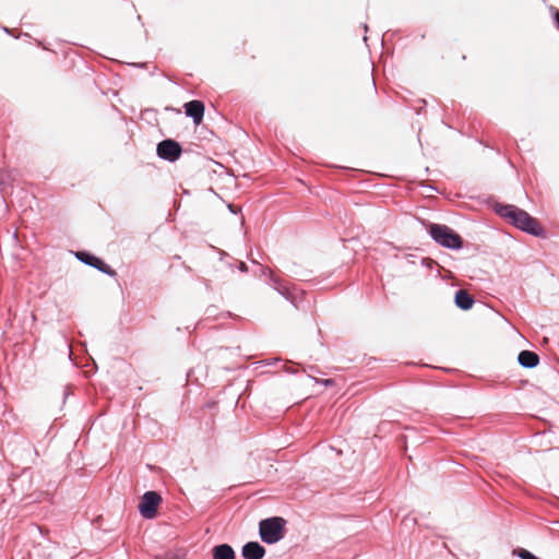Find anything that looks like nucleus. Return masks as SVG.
<instances>
[{"label": "nucleus", "mask_w": 559, "mask_h": 559, "mask_svg": "<svg viewBox=\"0 0 559 559\" xmlns=\"http://www.w3.org/2000/svg\"><path fill=\"white\" fill-rule=\"evenodd\" d=\"M519 364L524 368H535L539 364V357L535 352L522 350L518 355Z\"/></svg>", "instance_id": "12"}, {"label": "nucleus", "mask_w": 559, "mask_h": 559, "mask_svg": "<svg viewBox=\"0 0 559 559\" xmlns=\"http://www.w3.org/2000/svg\"><path fill=\"white\" fill-rule=\"evenodd\" d=\"M316 382H321L323 385L330 386V385H332L333 380L332 379H323V380H317L316 379Z\"/></svg>", "instance_id": "16"}, {"label": "nucleus", "mask_w": 559, "mask_h": 559, "mask_svg": "<svg viewBox=\"0 0 559 559\" xmlns=\"http://www.w3.org/2000/svg\"><path fill=\"white\" fill-rule=\"evenodd\" d=\"M286 520L282 516H271L259 522V535L263 543L273 545L284 538Z\"/></svg>", "instance_id": "2"}, {"label": "nucleus", "mask_w": 559, "mask_h": 559, "mask_svg": "<svg viewBox=\"0 0 559 559\" xmlns=\"http://www.w3.org/2000/svg\"><path fill=\"white\" fill-rule=\"evenodd\" d=\"M2 31L9 35H12V29H10L9 27L7 26H2Z\"/></svg>", "instance_id": "20"}, {"label": "nucleus", "mask_w": 559, "mask_h": 559, "mask_svg": "<svg viewBox=\"0 0 559 559\" xmlns=\"http://www.w3.org/2000/svg\"><path fill=\"white\" fill-rule=\"evenodd\" d=\"M474 302V297L465 289H457L455 292L454 304L461 310H469Z\"/></svg>", "instance_id": "10"}, {"label": "nucleus", "mask_w": 559, "mask_h": 559, "mask_svg": "<svg viewBox=\"0 0 559 559\" xmlns=\"http://www.w3.org/2000/svg\"><path fill=\"white\" fill-rule=\"evenodd\" d=\"M521 559H539L537 556L524 548H519L513 551Z\"/></svg>", "instance_id": "14"}, {"label": "nucleus", "mask_w": 559, "mask_h": 559, "mask_svg": "<svg viewBox=\"0 0 559 559\" xmlns=\"http://www.w3.org/2000/svg\"><path fill=\"white\" fill-rule=\"evenodd\" d=\"M156 154L160 159L174 163L180 158L182 146L176 140L165 139L157 143Z\"/></svg>", "instance_id": "5"}, {"label": "nucleus", "mask_w": 559, "mask_h": 559, "mask_svg": "<svg viewBox=\"0 0 559 559\" xmlns=\"http://www.w3.org/2000/svg\"><path fill=\"white\" fill-rule=\"evenodd\" d=\"M75 257L80 262L92 266L106 275L111 277L117 275V272L110 265L105 263L103 259L96 257L90 251L79 250L75 252Z\"/></svg>", "instance_id": "6"}, {"label": "nucleus", "mask_w": 559, "mask_h": 559, "mask_svg": "<svg viewBox=\"0 0 559 559\" xmlns=\"http://www.w3.org/2000/svg\"><path fill=\"white\" fill-rule=\"evenodd\" d=\"M364 29L367 32L368 31V26L367 24H364Z\"/></svg>", "instance_id": "23"}, {"label": "nucleus", "mask_w": 559, "mask_h": 559, "mask_svg": "<svg viewBox=\"0 0 559 559\" xmlns=\"http://www.w3.org/2000/svg\"><path fill=\"white\" fill-rule=\"evenodd\" d=\"M285 371L292 374H295L297 372V370L288 368L287 366H285Z\"/></svg>", "instance_id": "19"}, {"label": "nucleus", "mask_w": 559, "mask_h": 559, "mask_svg": "<svg viewBox=\"0 0 559 559\" xmlns=\"http://www.w3.org/2000/svg\"><path fill=\"white\" fill-rule=\"evenodd\" d=\"M265 548L259 542H248L241 548L243 559H263Z\"/></svg>", "instance_id": "9"}, {"label": "nucleus", "mask_w": 559, "mask_h": 559, "mask_svg": "<svg viewBox=\"0 0 559 559\" xmlns=\"http://www.w3.org/2000/svg\"><path fill=\"white\" fill-rule=\"evenodd\" d=\"M308 369H309L310 371H316V370H317V368H316L314 366H309V367H308Z\"/></svg>", "instance_id": "22"}, {"label": "nucleus", "mask_w": 559, "mask_h": 559, "mask_svg": "<svg viewBox=\"0 0 559 559\" xmlns=\"http://www.w3.org/2000/svg\"><path fill=\"white\" fill-rule=\"evenodd\" d=\"M183 108H185V114L187 115V117H190L197 126L203 121L204 110H205L203 102L193 99V100L187 102L183 105Z\"/></svg>", "instance_id": "8"}, {"label": "nucleus", "mask_w": 559, "mask_h": 559, "mask_svg": "<svg viewBox=\"0 0 559 559\" xmlns=\"http://www.w3.org/2000/svg\"><path fill=\"white\" fill-rule=\"evenodd\" d=\"M162 502L160 495L155 490L144 492L139 503L140 514L147 520L154 519Z\"/></svg>", "instance_id": "4"}, {"label": "nucleus", "mask_w": 559, "mask_h": 559, "mask_svg": "<svg viewBox=\"0 0 559 559\" xmlns=\"http://www.w3.org/2000/svg\"><path fill=\"white\" fill-rule=\"evenodd\" d=\"M228 210L233 213V214H238L240 212V209L235 206L234 204H228Z\"/></svg>", "instance_id": "17"}, {"label": "nucleus", "mask_w": 559, "mask_h": 559, "mask_svg": "<svg viewBox=\"0 0 559 559\" xmlns=\"http://www.w3.org/2000/svg\"><path fill=\"white\" fill-rule=\"evenodd\" d=\"M427 230L430 237L442 247L457 250L463 246L462 237L447 225L430 223Z\"/></svg>", "instance_id": "3"}, {"label": "nucleus", "mask_w": 559, "mask_h": 559, "mask_svg": "<svg viewBox=\"0 0 559 559\" xmlns=\"http://www.w3.org/2000/svg\"><path fill=\"white\" fill-rule=\"evenodd\" d=\"M132 66H134L136 68H143L145 66V63H132Z\"/></svg>", "instance_id": "21"}, {"label": "nucleus", "mask_w": 559, "mask_h": 559, "mask_svg": "<svg viewBox=\"0 0 559 559\" xmlns=\"http://www.w3.org/2000/svg\"><path fill=\"white\" fill-rule=\"evenodd\" d=\"M495 211L499 216L509 221L516 228L533 236L543 235V228L539 226L537 219L532 217L526 211L513 204L499 203L495 205Z\"/></svg>", "instance_id": "1"}, {"label": "nucleus", "mask_w": 559, "mask_h": 559, "mask_svg": "<svg viewBox=\"0 0 559 559\" xmlns=\"http://www.w3.org/2000/svg\"><path fill=\"white\" fill-rule=\"evenodd\" d=\"M491 324L493 325H507L512 328L509 322L499 313L491 308Z\"/></svg>", "instance_id": "13"}, {"label": "nucleus", "mask_w": 559, "mask_h": 559, "mask_svg": "<svg viewBox=\"0 0 559 559\" xmlns=\"http://www.w3.org/2000/svg\"><path fill=\"white\" fill-rule=\"evenodd\" d=\"M212 559H236V554L229 544L224 543L212 548Z\"/></svg>", "instance_id": "11"}, {"label": "nucleus", "mask_w": 559, "mask_h": 559, "mask_svg": "<svg viewBox=\"0 0 559 559\" xmlns=\"http://www.w3.org/2000/svg\"><path fill=\"white\" fill-rule=\"evenodd\" d=\"M238 269H239V271H241V272H247L248 266H247V264H246L245 262H241V263L239 264Z\"/></svg>", "instance_id": "18"}, {"label": "nucleus", "mask_w": 559, "mask_h": 559, "mask_svg": "<svg viewBox=\"0 0 559 559\" xmlns=\"http://www.w3.org/2000/svg\"><path fill=\"white\" fill-rule=\"evenodd\" d=\"M260 272L262 275H269L267 284L272 286L278 294H281L286 300L294 304V296L290 289L283 283V281L275 276L272 271L267 267H260Z\"/></svg>", "instance_id": "7"}, {"label": "nucleus", "mask_w": 559, "mask_h": 559, "mask_svg": "<svg viewBox=\"0 0 559 559\" xmlns=\"http://www.w3.org/2000/svg\"><path fill=\"white\" fill-rule=\"evenodd\" d=\"M550 10H551V12H552V17H554V21H555L556 27H557V28H558V31H559V10H558V9H555V8H551Z\"/></svg>", "instance_id": "15"}]
</instances>
